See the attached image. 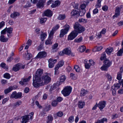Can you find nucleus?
<instances>
[{
    "label": "nucleus",
    "mask_w": 123,
    "mask_h": 123,
    "mask_svg": "<svg viewBox=\"0 0 123 123\" xmlns=\"http://www.w3.org/2000/svg\"><path fill=\"white\" fill-rule=\"evenodd\" d=\"M19 15L20 14L18 12H14L11 14L10 17L11 18H14L19 16Z\"/></svg>",
    "instance_id": "25"
},
{
    "label": "nucleus",
    "mask_w": 123,
    "mask_h": 123,
    "mask_svg": "<svg viewBox=\"0 0 123 123\" xmlns=\"http://www.w3.org/2000/svg\"><path fill=\"white\" fill-rule=\"evenodd\" d=\"M53 38L49 37L48 39L45 42V43L46 45L51 44L52 42L51 40Z\"/></svg>",
    "instance_id": "27"
},
{
    "label": "nucleus",
    "mask_w": 123,
    "mask_h": 123,
    "mask_svg": "<svg viewBox=\"0 0 123 123\" xmlns=\"http://www.w3.org/2000/svg\"><path fill=\"white\" fill-rule=\"evenodd\" d=\"M102 0H97V1L96 4L95 5L96 8H100L101 6V3Z\"/></svg>",
    "instance_id": "34"
},
{
    "label": "nucleus",
    "mask_w": 123,
    "mask_h": 123,
    "mask_svg": "<svg viewBox=\"0 0 123 123\" xmlns=\"http://www.w3.org/2000/svg\"><path fill=\"white\" fill-rule=\"evenodd\" d=\"M31 78V76H30L28 78H26L23 79L22 80H21L19 82V83L22 85H24L26 82L30 80Z\"/></svg>",
    "instance_id": "18"
},
{
    "label": "nucleus",
    "mask_w": 123,
    "mask_h": 123,
    "mask_svg": "<svg viewBox=\"0 0 123 123\" xmlns=\"http://www.w3.org/2000/svg\"><path fill=\"white\" fill-rule=\"evenodd\" d=\"M22 96V94L21 92H19L17 93L16 92V99L20 98Z\"/></svg>",
    "instance_id": "41"
},
{
    "label": "nucleus",
    "mask_w": 123,
    "mask_h": 123,
    "mask_svg": "<svg viewBox=\"0 0 123 123\" xmlns=\"http://www.w3.org/2000/svg\"><path fill=\"white\" fill-rule=\"evenodd\" d=\"M16 92L14 91L12 92L10 96V98H14L16 99Z\"/></svg>",
    "instance_id": "38"
},
{
    "label": "nucleus",
    "mask_w": 123,
    "mask_h": 123,
    "mask_svg": "<svg viewBox=\"0 0 123 123\" xmlns=\"http://www.w3.org/2000/svg\"><path fill=\"white\" fill-rule=\"evenodd\" d=\"M103 48L102 46L96 47V51H100L103 49Z\"/></svg>",
    "instance_id": "57"
},
{
    "label": "nucleus",
    "mask_w": 123,
    "mask_h": 123,
    "mask_svg": "<svg viewBox=\"0 0 123 123\" xmlns=\"http://www.w3.org/2000/svg\"><path fill=\"white\" fill-rule=\"evenodd\" d=\"M82 40V37H80L79 38H76L74 40V42L77 43L80 42Z\"/></svg>",
    "instance_id": "40"
},
{
    "label": "nucleus",
    "mask_w": 123,
    "mask_h": 123,
    "mask_svg": "<svg viewBox=\"0 0 123 123\" xmlns=\"http://www.w3.org/2000/svg\"><path fill=\"white\" fill-rule=\"evenodd\" d=\"M4 77L7 79H9L11 77L9 74L8 73H5L4 75Z\"/></svg>",
    "instance_id": "46"
},
{
    "label": "nucleus",
    "mask_w": 123,
    "mask_h": 123,
    "mask_svg": "<svg viewBox=\"0 0 123 123\" xmlns=\"http://www.w3.org/2000/svg\"><path fill=\"white\" fill-rule=\"evenodd\" d=\"M47 54L45 51H41L39 52L36 57L37 58H44L46 56Z\"/></svg>",
    "instance_id": "9"
},
{
    "label": "nucleus",
    "mask_w": 123,
    "mask_h": 123,
    "mask_svg": "<svg viewBox=\"0 0 123 123\" xmlns=\"http://www.w3.org/2000/svg\"><path fill=\"white\" fill-rule=\"evenodd\" d=\"M87 93V91L83 89H82L80 91V95L81 96H83Z\"/></svg>",
    "instance_id": "26"
},
{
    "label": "nucleus",
    "mask_w": 123,
    "mask_h": 123,
    "mask_svg": "<svg viewBox=\"0 0 123 123\" xmlns=\"http://www.w3.org/2000/svg\"><path fill=\"white\" fill-rule=\"evenodd\" d=\"M64 29H61L60 31V34L59 35V37H63L64 36L67 34L68 32L70 27L69 25L66 24L63 27Z\"/></svg>",
    "instance_id": "3"
},
{
    "label": "nucleus",
    "mask_w": 123,
    "mask_h": 123,
    "mask_svg": "<svg viewBox=\"0 0 123 123\" xmlns=\"http://www.w3.org/2000/svg\"><path fill=\"white\" fill-rule=\"evenodd\" d=\"M58 44L57 43L55 44L52 47V49H56L58 46Z\"/></svg>",
    "instance_id": "56"
},
{
    "label": "nucleus",
    "mask_w": 123,
    "mask_h": 123,
    "mask_svg": "<svg viewBox=\"0 0 123 123\" xmlns=\"http://www.w3.org/2000/svg\"><path fill=\"white\" fill-rule=\"evenodd\" d=\"M64 64V62L63 61H61L59 62L55 67L56 69V70H58L60 67L62 66Z\"/></svg>",
    "instance_id": "22"
},
{
    "label": "nucleus",
    "mask_w": 123,
    "mask_h": 123,
    "mask_svg": "<svg viewBox=\"0 0 123 123\" xmlns=\"http://www.w3.org/2000/svg\"><path fill=\"white\" fill-rule=\"evenodd\" d=\"M118 82L119 83L115 84L114 85L115 90H117L120 88L121 85V84L120 83V81L119 80Z\"/></svg>",
    "instance_id": "36"
},
{
    "label": "nucleus",
    "mask_w": 123,
    "mask_h": 123,
    "mask_svg": "<svg viewBox=\"0 0 123 123\" xmlns=\"http://www.w3.org/2000/svg\"><path fill=\"white\" fill-rule=\"evenodd\" d=\"M113 50V48H112L109 47L107 48L105 52L108 54L110 55L112 51Z\"/></svg>",
    "instance_id": "30"
},
{
    "label": "nucleus",
    "mask_w": 123,
    "mask_h": 123,
    "mask_svg": "<svg viewBox=\"0 0 123 123\" xmlns=\"http://www.w3.org/2000/svg\"><path fill=\"white\" fill-rule=\"evenodd\" d=\"M123 53V51L121 49H120L117 53V55L118 56H121L122 55Z\"/></svg>",
    "instance_id": "47"
},
{
    "label": "nucleus",
    "mask_w": 123,
    "mask_h": 123,
    "mask_svg": "<svg viewBox=\"0 0 123 123\" xmlns=\"http://www.w3.org/2000/svg\"><path fill=\"white\" fill-rule=\"evenodd\" d=\"M74 69H75V71L77 72H79L80 71V68L78 66L76 65L74 67Z\"/></svg>",
    "instance_id": "45"
},
{
    "label": "nucleus",
    "mask_w": 123,
    "mask_h": 123,
    "mask_svg": "<svg viewBox=\"0 0 123 123\" xmlns=\"http://www.w3.org/2000/svg\"><path fill=\"white\" fill-rule=\"evenodd\" d=\"M22 102L20 100H19L16 102L14 104V106L15 107H18L19 106L22 104Z\"/></svg>",
    "instance_id": "42"
},
{
    "label": "nucleus",
    "mask_w": 123,
    "mask_h": 123,
    "mask_svg": "<svg viewBox=\"0 0 123 123\" xmlns=\"http://www.w3.org/2000/svg\"><path fill=\"white\" fill-rule=\"evenodd\" d=\"M25 65L18 63L17 64L13 67L12 69L15 71H17L21 69H24L25 68Z\"/></svg>",
    "instance_id": "6"
},
{
    "label": "nucleus",
    "mask_w": 123,
    "mask_h": 123,
    "mask_svg": "<svg viewBox=\"0 0 123 123\" xmlns=\"http://www.w3.org/2000/svg\"><path fill=\"white\" fill-rule=\"evenodd\" d=\"M72 90L71 87L67 86L62 91V92L64 96H67L69 95L71 92Z\"/></svg>",
    "instance_id": "5"
},
{
    "label": "nucleus",
    "mask_w": 123,
    "mask_h": 123,
    "mask_svg": "<svg viewBox=\"0 0 123 123\" xmlns=\"http://www.w3.org/2000/svg\"><path fill=\"white\" fill-rule=\"evenodd\" d=\"M105 121L107 122V119L106 118H103L101 120H98L95 123H104Z\"/></svg>",
    "instance_id": "28"
},
{
    "label": "nucleus",
    "mask_w": 123,
    "mask_h": 123,
    "mask_svg": "<svg viewBox=\"0 0 123 123\" xmlns=\"http://www.w3.org/2000/svg\"><path fill=\"white\" fill-rule=\"evenodd\" d=\"M44 15L48 17H51L52 15V12L50 10L47 9L44 12Z\"/></svg>",
    "instance_id": "19"
},
{
    "label": "nucleus",
    "mask_w": 123,
    "mask_h": 123,
    "mask_svg": "<svg viewBox=\"0 0 123 123\" xmlns=\"http://www.w3.org/2000/svg\"><path fill=\"white\" fill-rule=\"evenodd\" d=\"M86 49V47L83 45L81 46L79 48V49L80 51L81 52H84Z\"/></svg>",
    "instance_id": "32"
},
{
    "label": "nucleus",
    "mask_w": 123,
    "mask_h": 123,
    "mask_svg": "<svg viewBox=\"0 0 123 123\" xmlns=\"http://www.w3.org/2000/svg\"><path fill=\"white\" fill-rule=\"evenodd\" d=\"M78 33L74 31H72L68 36V40H72L77 35Z\"/></svg>",
    "instance_id": "8"
},
{
    "label": "nucleus",
    "mask_w": 123,
    "mask_h": 123,
    "mask_svg": "<svg viewBox=\"0 0 123 123\" xmlns=\"http://www.w3.org/2000/svg\"><path fill=\"white\" fill-rule=\"evenodd\" d=\"M70 77L73 80H75L76 78V77L75 74L72 73L70 74Z\"/></svg>",
    "instance_id": "50"
},
{
    "label": "nucleus",
    "mask_w": 123,
    "mask_h": 123,
    "mask_svg": "<svg viewBox=\"0 0 123 123\" xmlns=\"http://www.w3.org/2000/svg\"><path fill=\"white\" fill-rule=\"evenodd\" d=\"M106 102L105 101H102L99 102L98 105V107L101 111L105 106Z\"/></svg>",
    "instance_id": "12"
},
{
    "label": "nucleus",
    "mask_w": 123,
    "mask_h": 123,
    "mask_svg": "<svg viewBox=\"0 0 123 123\" xmlns=\"http://www.w3.org/2000/svg\"><path fill=\"white\" fill-rule=\"evenodd\" d=\"M52 105L54 107L56 106L57 105V102L55 100L53 101L52 102Z\"/></svg>",
    "instance_id": "55"
},
{
    "label": "nucleus",
    "mask_w": 123,
    "mask_h": 123,
    "mask_svg": "<svg viewBox=\"0 0 123 123\" xmlns=\"http://www.w3.org/2000/svg\"><path fill=\"white\" fill-rule=\"evenodd\" d=\"M108 68V67L104 64L101 68L100 69L102 70L106 71L107 70V68Z\"/></svg>",
    "instance_id": "39"
},
{
    "label": "nucleus",
    "mask_w": 123,
    "mask_h": 123,
    "mask_svg": "<svg viewBox=\"0 0 123 123\" xmlns=\"http://www.w3.org/2000/svg\"><path fill=\"white\" fill-rule=\"evenodd\" d=\"M122 73L121 72H119L117 73V79L118 80H120L122 78Z\"/></svg>",
    "instance_id": "44"
},
{
    "label": "nucleus",
    "mask_w": 123,
    "mask_h": 123,
    "mask_svg": "<svg viewBox=\"0 0 123 123\" xmlns=\"http://www.w3.org/2000/svg\"><path fill=\"white\" fill-rule=\"evenodd\" d=\"M86 5L84 4H82L80 6V8L82 10H84L86 7Z\"/></svg>",
    "instance_id": "62"
},
{
    "label": "nucleus",
    "mask_w": 123,
    "mask_h": 123,
    "mask_svg": "<svg viewBox=\"0 0 123 123\" xmlns=\"http://www.w3.org/2000/svg\"><path fill=\"white\" fill-rule=\"evenodd\" d=\"M55 31L54 30H53L52 29V30L50 31V34L49 36V37H51L53 38V34H54Z\"/></svg>",
    "instance_id": "48"
},
{
    "label": "nucleus",
    "mask_w": 123,
    "mask_h": 123,
    "mask_svg": "<svg viewBox=\"0 0 123 123\" xmlns=\"http://www.w3.org/2000/svg\"><path fill=\"white\" fill-rule=\"evenodd\" d=\"M89 62L90 66H93L95 64V63L94 61L92 60H89Z\"/></svg>",
    "instance_id": "51"
},
{
    "label": "nucleus",
    "mask_w": 123,
    "mask_h": 123,
    "mask_svg": "<svg viewBox=\"0 0 123 123\" xmlns=\"http://www.w3.org/2000/svg\"><path fill=\"white\" fill-rule=\"evenodd\" d=\"M106 58L105 54V53H103L102 55V56L100 58V60H105Z\"/></svg>",
    "instance_id": "49"
},
{
    "label": "nucleus",
    "mask_w": 123,
    "mask_h": 123,
    "mask_svg": "<svg viewBox=\"0 0 123 123\" xmlns=\"http://www.w3.org/2000/svg\"><path fill=\"white\" fill-rule=\"evenodd\" d=\"M6 30L7 37L9 38L12 37L13 36L12 34L13 28L11 27H9L8 28H6Z\"/></svg>",
    "instance_id": "11"
},
{
    "label": "nucleus",
    "mask_w": 123,
    "mask_h": 123,
    "mask_svg": "<svg viewBox=\"0 0 123 123\" xmlns=\"http://www.w3.org/2000/svg\"><path fill=\"white\" fill-rule=\"evenodd\" d=\"M64 54L71 56H74V54L72 52L70 48H65L62 53L60 52L59 54L61 55H63Z\"/></svg>",
    "instance_id": "4"
},
{
    "label": "nucleus",
    "mask_w": 123,
    "mask_h": 123,
    "mask_svg": "<svg viewBox=\"0 0 123 123\" xmlns=\"http://www.w3.org/2000/svg\"><path fill=\"white\" fill-rule=\"evenodd\" d=\"M5 25V22L2 21L0 23V29L3 27Z\"/></svg>",
    "instance_id": "64"
},
{
    "label": "nucleus",
    "mask_w": 123,
    "mask_h": 123,
    "mask_svg": "<svg viewBox=\"0 0 123 123\" xmlns=\"http://www.w3.org/2000/svg\"><path fill=\"white\" fill-rule=\"evenodd\" d=\"M85 104L84 101L81 100L79 101L78 103V107L80 109L82 108L84 106Z\"/></svg>",
    "instance_id": "20"
},
{
    "label": "nucleus",
    "mask_w": 123,
    "mask_h": 123,
    "mask_svg": "<svg viewBox=\"0 0 123 123\" xmlns=\"http://www.w3.org/2000/svg\"><path fill=\"white\" fill-rule=\"evenodd\" d=\"M17 86H10L9 88L6 89L4 90V92L5 94H6L10 92L13 90H14L16 89Z\"/></svg>",
    "instance_id": "10"
},
{
    "label": "nucleus",
    "mask_w": 123,
    "mask_h": 123,
    "mask_svg": "<svg viewBox=\"0 0 123 123\" xmlns=\"http://www.w3.org/2000/svg\"><path fill=\"white\" fill-rule=\"evenodd\" d=\"M59 27V25L58 24L57 25L52 28V30H54L55 31L57 30L58 29Z\"/></svg>",
    "instance_id": "53"
},
{
    "label": "nucleus",
    "mask_w": 123,
    "mask_h": 123,
    "mask_svg": "<svg viewBox=\"0 0 123 123\" xmlns=\"http://www.w3.org/2000/svg\"><path fill=\"white\" fill-rule=\"evenodd\" d=\"M49 109L46 110L45 109L44 110V111H42L41 113V115L42 116H44V114H46V113L45 112V111H48L49 110Z\"/></svg>",
    "instance_id": "54"
},
{
    "label": "nucleus",
    "mask_w": 123,
    "mask_h": 123,
    "mask_svg": "<svg viewBox=\"0 0 123 123\" xmlns=\"http://www.w3.org/2000/svg\"><path fill=\"white\" fill-rule=\"evenodd\" d=\"M79 10L78 9H75L71 12V15L72 17H76L78 16V13Z\"/></svg>",
    "instance_id": "15"
},
{
    "label": "nucleus",
    "mask_w": 123,
    "mask_h": 123,
    "mask_svg": "<svg viewBox=\"0 0 123 123\" xmlns=\"http://www.w3.org/2000/svg\"><path fill=\"white\" fill-rule=\"evenodd\" d=\"M47 117V123H51L53 119L52 116L51 115H49Z\"/></svg>",
    "instance_id": "31"
},
{
    "label": "nucleus",
    "mask_w": 123,
    "mask_h": 123,
    "mask_svg": "<svg viewBox=\"0 0 123 123\" xmlns=\"http://www.w3.org/2000/svg\"><path fill=\"white\" fill-rule=\"evenodd\" d=\"M74 31L78 34L82 32L85 30V28L80 25L78 22L75 23L74 25Z\"/></svg>",
    "instance_id": "2"
},
{
    "label": "nucleus",
    "mask_w": 123,
    "mask_h": 123,
    "mask_svg": "<svg viewBox=\"0 0 123 123\" xmlns=\"http://www.w3.org/2000/svg\"><path fill=\"white\" fill-rule=\"evenodd\" d=\"M6 28L5 29L1 31V34L3 35L5 34L6 33Z\"/></svg>",
    "instance_id": "63"
},
{
    "label": "nucleus",
    "mask_w": 123,
    "mask_h": 123,
    "mask_svg": "<svg viewBox=\"0 0 123 123\" xmlns=\"http://www.w3.org/2000/svg\"><path fill=\"white\" fill-rule=\"evenodd\" d=\"M66 17V16L65 14H60L58 17V19L59 20H63L65 19Z\"/></svg>",
    "instance_id": "29"
},
{
    "label": "nucleus",
    "mask_w": 123,
    "mask_h": 123,
    "mask_svg": "<svg viewBox=\"0 0 123 123\" xmlns=\"http://www.w3.org/2000/svg\"><path fill=\"white\" fill-rule=\"evenodd\" d=\"M43 70L38 69L36 72L35 74L33 76V85L35 87L47 84L51 80V78L48 74L44 75L41 79V76L43 74Z\"/></svg>",
    "instance_id": "1"
},
{
    "label": "nucleus",
    "mask_w": 123,
    "mask_h": 123,
    "mask_svg": "<svg viewBox=\"0 0 123 123\" xmlns=\"http://www.w3.org/2000/svg\"><path fill=\"white\" fill-rule=\"evenodd\" d=\"M66 79V76L64 75H62L60 78V82H59L60 83H61V82H63Z\"/></svg>",
    "instance_id": "33"
},
{
    "label": "nucleus",
    "mask_w": 123,
    "mask_h": 123,
    "mask_svg": "<svg viewBox=\"0 0 123 123\" xmlns=\"http://www.w3.org/2000/svg\"><path fill=\"white\" fill-rule=\"evenodd\" d=\"M48 62H49V66L50 68H52L54 66V64L56 62V60H53L51 59H49Z\"/></svg>",
    "instance_id": "13"
},
{
    "label": "nucleus",
    "mask_w": 123,
    "mask_h": 123,
    "mask_svg": "<svg viewBox=\"0 0 123 123\" xmlns=\"http://www.w3.org/2000/svg\"><path fill=\"white\" fill-rule=\"evenodd\" d=\"M74 121V118L73 116L70 117L68 119V121L70 122H72Z\"/></svg>",
    "instance_id": "58"
},
{
    "label": "nucleus",
    "mask_w": 123,
    "mask_h": 123,
    "mask_svg": "<svg viewBox=\"0 0 123 123\" xmlns=\"http://www.w3.org/2000/svg\"><path fill=\"white\" fill-rule=\"evenodd\" d=\"M27 53H26L23 55V57L26 60H29L32 57V55L30 53H28V51H27Z\"/></svg>",
    "instance_id": "17"
},
{
    "label": "nucleus",
    "mask_w": 123,
    "mask_h": 123,
    "mask_svg": "<svg viewBox=\"0 0 123 123\" xmlns=\"http://www.w3.org/2000/svg\"><path fill=\"white\" fill-rule=\"evenodd\" d=\"M108 7L106 6H105L103 7L102 9L104 11H106L107 10Z\"/></svg>",
    "instance_id": "60"
},
{
    "label": "nucleus",
    "mask_w": 123,
    "mask_h": 123,
    "mask_svg": "<svg viewBox=\"0 0 123 123\" xmlns=\"http://www.w3.org/2000/svg\"><path fill=\"white\" fill-rule=\"evenodd\" d=\"M47 34L46 33H42L41 35V39L42 41H43L46 38Z\"/></svg>",
    "instance_id": "37"
},
{
    "label": "nucleus",
    "mask_w": 123,
    "mask_h": 123,
    "mask_svg": "<svg viewBox=\"0 0 123 123\" xmlns=\"http://www.w3.org/2000/svg\"><path fill=\"white\" fill-rule=\"evenodd\" d=\"M60 4V3L59 1H55L53 3H52L51 6V7L52 8H55Z\"/></svg>",
    "instance_id": "23"
},
{
    "label": "nucleus",
    "mask_w": 123,
    "mask_h": 123,
    "mask_svg": "<svg viewBox=\"0 0 123 123\" xmlns=\"http://www.w3.org/2000/svg\"><path fill=\"white\" fill-rule=\"evenodd\" d=\"M86 12V10H82L80 12H79L78 16H83L85 14Z\"/></svg>",
    "instance_id": "35"
},
{
    "label": "nucleus",
    "mask_w": 123,
    "mask_h": 123,
    "mask_svg": "<svg viewBox=\"0 0 123 123\" xmlns=\"http://www.w3.org/2000/svg\"><path fill=\"white\" fill-rule=\"evenodd\" d=\"M47 20L46 18H41L40 20V22L41 24H42L45 22Z\"/></svg>",
    "instance_id": "43"
},
{
    "label": "nucleus",
    "mask_w": 123,
    "mask_h": 123,
    "mask_svg": "<svg viewBox=\"0 0 123 123\" xmlns=\"http://www.w3.org/2000/svg\"><path fill=\"white\" fill-rule=\"evenodd\" d=\"M104 64L107 66L108 67H109L110 66L112 63V62L110 61L109 60H106L104 61Z\"/></svg>",
    "instance_id": "24"
},
{
    "label": "nucleus",
    "mask_w": 123,
    "mask_h": 123,
    "mask_svg": "<svg viewBox=\"0 0 123 123\" xmlns=\"http://www.w3.org/2000/svg\"><path fill=\"white\" fill-rule=\"evenodd\" d=\"M56 115L57 116L59 117H61L63 115V112L61 111H59L57 113Z\"/></svg>",
    "instance_id": "52"
},
{
    "label": "nucleus",
    "mask_w": 123,
    "mask_h": 123,
    "mask_svg": "<svg viewBox=\"0 0 123 123\" xmlns=\"http://www.w3.org/2000/svg\"><path fill=\"white\" fill-rule=\"evenodd\" d=\"M79 21L80 22H86V20L85 19L82 18L79 19Z\"/></svg>",
    "instance_id": "61"
},
{
    "label": "nucleus",
    "mask_w": 123,
    "mask_h": 123,
    "mask_svg": "<svg viewBox=\"0 0 123 123\" xmlns=\"http://www.w3.org/2000/svg\"><path fill=\"white\" fill-rule=\"evenodd\" d=\"M90 65L88 63H86L85 64V68L87 69H89L90 67Z\"/></svg>",
    "instance_id": "59"
},
{
    "label": "nucleus",
    "mask_w": 123,
    "mask_h": 123,
    "mask_svg": "<svg viewBox=\"0 0 123 123\" xmlns=\"http://www.w3.org/2000/svg\"><path fill=\"white\" fill-rule=\"evenodd\" d=\"M121 8H122L121 7H116L115 14L113 16V18H114L119 15H120V11Z\"/></svg>",
    "instance_id": "14"
},
{
    "label": "nucleus",
    "mask_w": 123,
    "mask_h": 123,
    "mask_svg": "<svg viewBox=\"0 0 123 123\" xmlns=\"http://www.w3.org/2000/svg\"><path fill=\"white\" fill-rule=\"evenodd\" d=\"M45 2V1L44 0H39L37 4V7L39 8H42L43 7Z\"/></svg>",
    "instance_id": "16"
},
{
    "label": "nucleus",
    "mask_w": 123,
    "mask_h": 123,
    "mask_svg": "<svg viewBox=\"0 0 123 123\" xmlns=\"http://www.w3.org/2000/svg\"><path fill=\"white\" fill-rule=\"evenodd\" d=\"M8 40L7 38H5L3 35H1L0 37V41L3 42H7Z\"/></svg>",
    "instance_id": "21"
},
{
    "label": "nucleus",
    "mask_w": 123,
    "mask_h": 123,
    "mask_svg": "<svg viewBox=\"0 0 123 123\" xmlns=\"http://www.w3.org/2000/svg\"><path fill=\"white\" fill-rule=\"evenodd\" d=\"M22 120L21 122L26 123L30 120L32 119V116L30 115H26L22 117Z\"/></svg>",
    "instance_id": "7"
}]
</instances>
